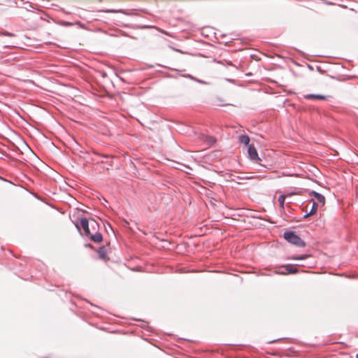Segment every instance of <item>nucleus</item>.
Listing matches in <instances>:
<instances>
[{"label":"nucleus","mask_w":358,"mask_h":358,"mask_svg":"<svg viewBox=\"0 0 358 358\" xmlns=\"http://www.w3.org/2000/svg\"><path fill=\"white\" fill-rule=\"evenodd\" d=\"M222 37H225L226 36V34H222L221 35Z\"/></svg>","instance_id":"34"},{"label":"nucleus","mask_w":358,"mask_h":358,"mask_svg":"<svg viewBox=\"0 0 358 358\" xmlns=\"http://www.w3.org/2000/svg\"><path fill=\"white\" fill-rule=\"evenodd\" d=\"M275 273L278 274V275H286L285 271H282L280 269L275 270Z\"/></svg>","instance_id":"21"},{"label":"nucleus","mask_w":358,"mask_h":358,"mask_svg":"<svg viewBox=\"0 0 358 358\" xmlns=\"http://www.w3.org/2000/svg\"><path fill=\"white\" fill-rule=\"evenodd\" d=\"M101 12L106 13H123L122 9H105L101 10Z\"/></svg>","instance_id":"17"},{"label":"nucleus","mask_w":358,"mask_h":358,"mask_svg":"<svg viewBox=\"0 0 358 358\" xmlns=\"http://www.w3.org/2000/svg\"><path fill=\"white\" fill-rule=\"evenodd\" d=\"M96 252L98 254L99 258L101 260L107 259V249L105 245H101L97 250Z\"/></svg>","instance_id":"8"},{"label":"nucleus","mask_w":358,"mask_h":358,"mask_svg":"<svg viewBox=\"0 0 358 358\" xmlns=\"http://www.w3.org/2000/svg\"><path fill=\"white\" fill-rule=\"evenodd\" d=\"M213 192H210V194H207L206 196L210 198V199H213L215 201H216V199L211 196Z\"/></svg>","instance_id":"27"},{"label":"nucleus","mask_w":358,"mask_h":358,"mask_svg":"<svg viewBox=\"0 0 358 358\" xmlns=\"http://www.w3.org/2000/svg\"><path fill=\"white\" fill-rule=\"evenodd\" d=\"M308 68L310 69V70H313V67L310 65H308Z\"/></svg>","instance_id":"30"},{"label":"nucleus","mask_w":358,"mask_h":358,"mask_svg":"<svg viewBox=\"0 0 358 358\" xmlns=\"http://www.w3.org/2000/svg\"><path fill=\"white\" fill-rule=\"evenodd\" d=\"M284 339H286L285 338H275V339H273V340H271V341H268L266 342V344H271V343H274L278 341H280V340H284Z\"/></svg>","instance_id":"19"},{"label":"nucleus","mask_w":358,"mask_h":358,"mask_svg":"<svg viewBox=\"0 0 358 358\" xmlns=\"http://www.w3.org/2000/svg\"><path fill=\"white\" fill-rule=\"evenodd\" d=\"M312 216L311 215H309V212L306 213L301 217V219H306L308 217Z\"/></svg>","instance_id":"25"},{"label":"nucleus","mask_w":358,"mask_h":358,"mask_svg":"<svg viewBox=\"0 0 358 358\" xmlns=\"http://www.w3.org/2000/svg\"><path fill=\"white\" fill-rule=\"evenodd\" d=\"M131 320H134V321H138V322H141V324L140 325V327L142 328V329H145L146 331H150V332H152L153 331V329L152 327H150L149 326V323L148 322H146V321H144L141 319H138V318H135V317H132Z\"/></svg>","instance_id":"11"},{"label":"nucleus","mask_w":358,"mask_h":358,"mask_svg":"<svg viewBox=\"0 0 358 358\" xmlns=\"http://www.w3.org/2000/svg\"><path fill=\"white\" fill-rule=\"evenodd\" d=\"M84 247L86 248H90L92 250H95V248L90 243H86L84 244Z\"/></svg>","instance_id":"20"},{"label":"nucleus","mask_w":358,"mask_h":358,"mask_svg":"<svg viewBox=\"0 0 358 358\" xmlns=\"http://www.w3.org/2000/svg\"><path fill=\"white\" fill-rule=\"evenodd\" d=\"M250 138L248 134H242L238 136V142L243 144L244 146L248 147L250 143Z\"/></svg>","instance_id":"10"},{"label":"nucleus","mask_w":358,"mask_h":358,"mask_svg":"<svg viewBox=\"0 0 358 358\" xmlns=\"http://www.w3.org/2000/svg\"><path fill=\"white\" fill-rule=\"evenodd\" d=\"M21 7L22 9H24L25 10L28 12H31L33 13H36V10L40 12V10L38 9H36L34 6V5L29 1L23 2V6Z\"/></svg>","instance_id":"9"},{"label":"nucleus","mask_w":358,"mask_h":358,"mask_svg":"<svg viewBox=\"0 0 358 358\" xmlns=\"http://www.w3.org/2000/svg\"><path fill=\"white\" fill-rule=\"evenodd\" d=\"M330 78H332V79L336 80L338 81H343V80H344V79L341 78L340 76H330Z\"/></svg>","instance_id":"22"},{"label":"nucleus","mask_w":358,"mask_h":358,"mask_svg":"<svg viewBox=\"0 0 358 358\" xmlns=\"http://www.w3.org/2000/svg\"><path fill=\"white\" fill-rule=\"evenodd\" d=\"M43 358H48V357H43Z\"/></svg>","instance_id":"37"},{"label":"nucleus","mask_w":358,"mask_h":358,"mask_svg":"<svg viewBox=\"0 0 358 358\" xmlns=\"http://www.w3.org/2000/svg\"><path fill=\"white\" fill-rule=\"evenodd\" d=\"M20 1L22 2V4H20V3H16L17 7L19 8H22L21 6H23V2H24L23 0H20Z\"/></svg>","instance_id":"26"},{"label":"nucleus","mask_w":358,"mask_h":358,"mask_svg":"<svg viewBox=\"0 0 358 358\" xmlns=\"http://www.w3.org/2000/svg\"><path fill=\"white\" fill-rule=\"evenodd\" d=\"M286 196V194H280L278 197L279 206L281 209L285 208V201Z\"/></svg>","instance_id":"16"},{"label":"nucleus","mask_w":358,"mask_h":358,"mask_svg":"<svg viewBox=\"0 0 358 358\" xmlns=\"http://www.w3.org/2000/svg\"><path fill=\"white\" fill-rule=\"evenodd\" d=\"M73 223L78 233L82 236L90 235L91 231L90 227L94 229L95 226L98 225V223L94 219L90 220L85 217H78Z\"/></svg>","instance_id":"1"},{"label":"nucleus","mask_w":358,"mask_h":358,"mask_svg":"<svg viewBox=\"0 0 358 358\" xmlns=\"http://www.w3.org/2000/svg\"><path fill=\"white\" fill-rule=\"evenodd\" d=\"M175 50L178 51V52H181L180 50L178 49H174Z\"/></svg>","instance_id":"35"},{"label":"nucleus","mask_w":358,"mask_h":358,"mask_svg":"<svg viewBox=\"0 0 358 358\" xmlns=\"http://www.w3.org/2000/svg\"><path fill=\"white\" fill-rule=\"evenodd\" d=\"M206 142L209 145H213L216 142V138L213 136H208L206 138Z\"/></svg>","instance_id":"18"},{"label":"nucleus","mask_w":358,"mask_h":358,"mask_svg":"<svg viewBox=\"0 0 358 358\" xmlns=\"http://www.w3.org/2000/svg\"><path fill=\"white\" fill-rule=\"evenodd\" d=\"M284 239L289 243L299 248L306 246V243L300 237L296 231L286 230L282 235Z\"/></svg>","instance_id":"2"},{"label":"nucleus","mask_w":358,"mask_h":358,"mask_svg":"<svg viewBox=\"0 0 358 358\" xmlns=\"http://www.w3.org/2000/svg\"><path fill=\"white\" fill-rule=\"evenodd\" d=\"M45 16H46L47 18L53 20L55 23H57V24H59L61 26L71 27V26L73 25V23L71 22H68V21H58V22H56L52 18H51L50 16H48V15H45Z\"/></svg>","instance_id":"15"},{"label":"nucleus","mask_w":358,"mask_h":358,"mask_svg":"<svg viewBox=\"0 0 358 358\" xmlns=\"http://www.w3.org/2000/svg\"><path fill=\"white\" fill-rule=\"evenodd\" d=\"M331 96H327L320 94H308L304 95V99L308 100H327L332 99Z\"/></svg>","instance_id":"4"},{"label":"nucleus","mask_w":358,"mask_h":358,"mask_svg":"<svg viewBox=\"0 0 358 358\" xmlns=\"http://www.w3.org/2000/svg\"><path fill=\"white\" fill-rule=\"evenodd\" d=\"M227 80L229 81V82H231V83L234 82V80H232V79H227Z\"/></svg>","instance_id":"32"},{"label":"nucleus","mask_w":358,"mask_h":358,"mask_svg":"<svg viewBox=\"0 0 358 358\" xmlns=\"http://www.w3.org/2000/svg\"><path fill=\"white\" fill-rule=\"evenodd\" d=\"M284 268L285 270V274H296L299 273V270L294 265L291 264H283L281 266Z\"/></svg>","instance_id":"6"},{"label":"nucleus","mask_w":358,"mask_h":358,"mask_svg":"<svg viewBox=\"0 0 358 358\" xmlns=\"http://www.w3.org/2000/svg\"><path fill=\"white\" fill-rule=\"evenodd\" d=\"M309 196H313L314 198H315L319 203L324 205L325 197L323 194H322L315 190H312L309 192Z\"/></svg>","instance_id":"7"},{"label":"nucleus","mask_w":358,"mask_h":358,"mask_svg":"<svg viewBox=\"0 0 358 358\" xmlns=\"http://www.w3.org/2000/svg\"><path fill=\"white\" fill-rule=\"evenodd\" d=\"M210 202H211L212 204L215 205V203H213L214 202L213 199H210Z\"/></svg>","instance_id":"33"},{"label":"nucleus","mask_w":358,"mask_h":358,"mask_svg":"<svg viewBox=\"0 0 358 358\" xmlns=\"http://www.w3.org/2000/svg\"><path fill=\"white\" fill-rule=\"evenodd\" d=\"M310 257V255L309 254H301L299 255H292L289 256L286 258L287 260H304Z\"/></svg>","instance_id":"12"},{"label":"nucleus","mask_w":358,"mask_h":358,"mask_svg":"<svg viewBox=\"0 0 358 358\" xmlns=\"http://www.w3.org/2000/svg\"><path fill=\"white\" fill-rule=\"evenodd\" d=\"M4 36H14L15 34H13V33L8 32V31H6L5 34H4Z\"/></svg>","instance_id":"24"},{"label":"nucleus","mask_w":358,"mask_h":358,"mask_svg":"<svg viewBox=\"0 0 358 358\" xmlns=\"http://www.w3.org/2000/svg\"><path fill=\"white\" fill-rule=\"evenodd\" d=\"M87 237L95 243H100L103 241L102 234L99 231H96L94 234L90 233V235H88Z\"/></svg>","instance_id":"5"},{"label":"nucleus","mask_w":358,"mask_h":358,"mask_svg":"<svg viewBox=\"0 0 358 358\" xmlns=\"http://www.w3.org/2000/svg\"><path fill=\"white\" fill-rule=\"evenodd\" d=\"M76 145L78 147L76 150H79L80 152H81V153H87L86 151L83 150V148L78 143H76Z\"/></svg>","instance_id":"23"},{"label":"nucleus","mask_w":358,"mask_h":358,"mask_svg":"<svg viewBox=\"0 0 358 358\" xmlns=\"http://www.w3.org/2000/svg\"><path fill=\"white\" fill-rule=\"evenodd\" d=\"M317 70L318 71H320V72H321V71H321L320 67H319V66H317Z\"/></svg>","instance_id":"31"},{"label":"nucleus","mask_w":358,"mask_h":358,"mask_svg":"<svg viewBox=\"0 0 358 358\" xmlns=\"http://www.w3.org/2000/svg\"><path fill=\"white\" fill-rule=\"evenodd\" d=\"M38 18H39L40 20H46V21L49 22V20H48L47 18H45V17H44L43 16H42V15H40V16L38 17Z\"/></svg>","instance_id":"28"},{"label":"nucleus","mask_w":358,"mask_h":358,"mask_svg":"<svg viewBox=\"0 0 358 358\" xmlns=\"http://www.w3.org/2000/svg\"><path fill=\"white\" fill-rule=\"evenodd\" d=\"M101 76H102V77H103V78H105V77H106V76H107V73H106V72H103V73H101Z\"/></svg>","instance_id":"29"},{"label":"nucleus","mask_w":358,"mask_h":358,"mask_svg":"<svg viewBox=\"0 0 358 358\" xmlns=\"http://www.w3.org/2000/svg\"><path fill=\"white\" fill-rule=\"evenodd\" d=\"M247 152L248 155V158L255 163H259V165L262 166L259 162L262 161L261 158L259 157L257 150L254 144H250L247 147Z\"/></svg>","instance_id":"3"},{"label":"nucleus","mask_w":358,"mask_h":358,"mask_svg":"<svg viewBox=\"0 0 358 358\" xmlns=\"http://www.w3.org/2000/svg\"><path fill=\"white\" fill-rule=\"evenodd\" d=\"M309 203H312L311 208L309 210V215H313L316 213L318 208V205L316 201H314V199H308L307 200Z\"/></svg>","instance_id":"13"},{"label":"nucleus","mask_w":358,"mask_h":358,"mask_svg":"<svg viewBox=\"0 0 358 358\" xmlns=\"http://www.w3.org/2000/svg\"><path fill=\"white\" fill-rule=\"evenodd\" d=\"M184 77L187 78H189L197 83H199V84H202V85H208V83L205 81V80H201V79H199L194 76H193L191 74H185L184 75Z\"/></svg>","instance_id":"14"},{"label":"nucleus","mask_w":358,"mask_h":358,"mask_svg":"<svg viewBox=\"0 0 358 358\" xmlns=\"http://www.w3.org/2000/svg\"><path fill=\"white\" fill-rule=\"evenodd\" d=\"M356 358H358V353L356 355Z\"/></svg>","instance_id":"36"}]
</instances>
